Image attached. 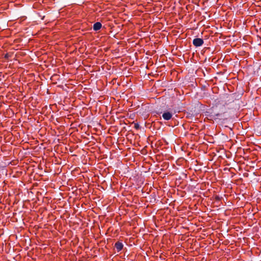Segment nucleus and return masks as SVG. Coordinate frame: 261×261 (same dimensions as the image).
Here are the masks:
<instances>
[{
  "mask_svg": "<svg viewBox=\"0 0 261 261\" xmlns=\"http://www.w3.org/2000/svg\"><path fill=\"white\" fill-rule=\"evenodd\" d=\"M134 127L136 129H139L140 128V125L138 123H135V126H134Z\"/></svg>",
  "mask_w": 261,
  "mask_h": 261,
  "instance_id": "nucleus-6",
  "label": "nucleus"
},
{
  "mask_svg": "<svg viewBox=\"0 0 261 261\" xmlns=\"http://www.w3.org/2000/svg\"><path fill=\"white\" fill-rule=\"evenodd\" d=\"M225 97H226V95H223V96H221L220 97V100H219L218 103H217V105H219V104H222L223 103V102L225 101L224 100V99L225 98Z\"/></svg>",
  "mask_w": 261,
  "mask_h": 261,
  "instance_id": "nucleus-5",
  "label": "nucleus"
},
{
  "mask_svg": "<svg viewBox=\"0 0 261 261\" xmlns=\"http://www.w3.org/2000/svg\"><path fill=\"white\" fill-rule=\"evenodd\" d=\"M172 116V114L169 112H166L163 114L162 117L163 119L165 120H170Z\"/></svg>",
  "mask_w": 261,
  "mask_h": 261,
  "instance_id": "nucleus-2",
  "label": "nucleus"
},
{
  "mask_svg": "<svg viewBox=\"0 0 261 261\" xmlns=\"http://www.w3.org/2000/svg\"><path fill=\"white\" fill-rule=\"evenodd\" d=\"M178 3L179 4H180V1H178Z\"/></svg>",
  "mask_w": 261,
  "mask_h": 261,
  "instance_id": "nucleus-11",
  "label": "nucleus"
},
{
  "mask_svg": "<svg viewBox=\"0 0 261 261\" xmlns=\"http://www.w3.org/2000/svg\"><path fill=\"white\" fill-rule=\"evenodd\" d=\"M256 3H258L259 1H255Z\"/></svg>",
  "mask_w": 261,
  "mask_h": 261,
  "instance_id": "nucleus-12",
  "label": "nucleus"
},
{
  "mask_svg": "<svg viewBox=\"0 0 261 261\" xmlns=\"http://www.w3.org/2000/svg\"><path fill=\"white\" fill-rule=\"evenodd\" d=\"M204 42L202 39L199 38H195L193 40V44L196 47H199L202 45Z\"/></svg>",
  "mask_w": 261,
  "mask_h": 261,
  "instance_id": "nucleus-1",
  "label": "nucleus"
},
{
  "mask_svg": "<svg viewBox=\"0 0 261 261\" xmlns=\"http://www.w3.org/2000/svg\"><path fill=\"white\" fill-rule=\"evenodd\" d=\"M195 4H197V5H199L198 4H197L196 1H192Z\"/></svg>",
  "mask_w": 261,
  "mask_h": 261,
  "instance_id": "nucleus-7",
  "label": "nucleus"
},
{
  "mask_svg": "<svg viewBox=\"0 0 261 261\" xmlns=\"http://www.w3.org/2000/svg\"><path fill=\"white\" fill-rule=\"evenodd\" d=\"M202 2V4L204 5H205V2H203V1H201Z\"/></svg>",
  "mask_w": 261,
  "mask_h": 261,
  "instance_id": "nucleus-8",
  "label": "nucleus"
},
{
  "mask_svg": "<svg viewBox=\"0 0 261 261\" xmlns=\"http://www.w3.org/2000/svg\"><path fill=\"white\" fill-rule=\"evenodd\" d=\"M8 54H6V55H5V58H8Z\"/></svg>",
  "mask_w": 261,
  "mask_h": 261,
  "instance_id": "nucleus-9",
  "label": "nucleus"
},
{
  "mask_svg": "<svg viewBox=\"0 0 261 261\" xmlns=\"http://www.w3.org/2000/svg\"><path fill=\"white\" fill-rule=\"evenodd\" d=\"M216 115L217 116H218L220 115V114H217Z\"/></svg>",
  "mask_w": 261,
  "mask_h": 261,
  "instance_id": "nucleus-10",
  "label": "nucleus"
},
{
  "mask_svg": "<svg viewBox=\"0 0 261 261\" xmlns=\"http://www.w3.org/2000/svg\"><path fill=\"white\" fill-rule=\"evenodd\" d=\"M102 27L101 23L99 22L95 23L93 25V30L97 31L101 29Z\"/></svg>",
  "mask_w": 261,
  "mask_h": 261,
  "instance_id": "nucleus-4",
  "label": "nucleus"
},
{
  "mask_svg": "<svg viewBox=\"0 0 261 261\" xmlns=\"http://www.w3.org/2000/svg\"><path fill=\"white\" fill-rule=\"evenodd\" d=\"M115 247L116 248L117 251L119 252L122 249L123 245L121 242H117L115 244Z\"/></svg>",
  "mask_w": 261,
  "mask_h": 261,
  "instance_id": "nucleus-3",
  "label": "nucleus"
}]
</instances>
